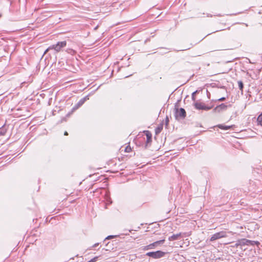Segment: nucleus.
<instances>
[{"label": "nucleus", "mask_w": 262, "mask_h": 262, "mask_svg": "<svg viewBox=\"0 0 262 262\" xmlns=\"http://www.w3.org/2000/svg\"><path fill=\"white\" fill-rule=\"evenodd\" d=\"M165 254V252L159 250L155 252H147L146 253V255L155 259H158L164 257Z\"/></svg>", "instance_id": "1"}, {"label": "nucleus", "mask_w": 262, "mask_h": 262, "mask_svg": "<svg viewBox=\"0 0 262 262\" xmlns=\"http://www.w3.org/2000/svg\"><path fill=\"white\" fill-rule=\"evenodd\" d=\"M227 236V235L226 232L224 231H222L213 234L210 238V241L212 242L221 238L226 237Z\"/></svg>", "instance_id": "2"}, {"label": "nucleus", "mask_w": 262, "mask_h": 262, "mask_svg": "<svg viewBox=\"0 0 262 262\" xmlns=\"http://www.w3.org/2000/svg\"><path fill=\"white\" fill-rule=\"evenodd\" d=\"M67 42L66 41L58 42L56 45H53L49 47V49H53L56 52H59L61 48L66 47Z\"/></svg>", "instance_id": "3"}, {"label": "nucleus", "mask_w": 262, "mask_h": 262, "mask_svg": "<svg viewBox=\"0 0 262 262\" xmlns=\"http://www.w3.org/2000/svg\"><path fill=\"white\" fill-rule=\"evenodd\" d=\"M194 106L196 109L199 110H202L205 111H208L211 110L212 108V106H207L205 104V103L199 102L198 101L194 102Z\"/></svg>", "instance_id": "4"}, {"label": "nucleus", "mask_w": 262, "mask_h": 262, "mask_svg": "<svg viewBox=\"0 0 262 262\" xmlns=\"http://www.w3.org/2000/svg\"><path fill=\"white\" fill-rule=\"evenodd\" d=\"M164 241H165V239H162V240H160L158 241H156L152 244H150L148 245L143 247V249L144 250H148L150 249H154L158 245L163 244Z\"/></svg>", "instance_id": "5"}, {"label": "nucleus", "mask_w": 262, "mask_h": 262, "mask_svg": "<svg viewBox=\"0 0 262 262\" xmlns=\"http://www.w3.org/2000/svg\"><path fill=\"white\" fill-rule=\"evenodd\" d=\"M186 117V112L185 110L183 108H180V109L177 108L176 110V117L177 118L178 117L181 118H184Z\"/></svg>", "instance_id": "6"}, {"label": "nucleus", "mask_w": 262, "mask_h": 262, "mask_svg": "<svg viewBox=\"0 0 262 262\" xmlns=\"http://www.w3.org/2000/svg\"><path fill=\"white\" fill-rule=\"evenodd\" d=\"M227 108V106L226 105H225V104L222 103V104L217 106L216 107H215V108L214 109V111L220 112L222 110H226Z\"/></svg>", "instance_id": "7"}, {"label": "nucleus", "mask_w": 262, "mask_h": 262, "mask_svg": "<svg viewBox=\"0 0 262 262\" xmlns=\"http://www.w3.org/2000/svg\"><path fill=\"white\" fill-rule=\"evenodd\" d=\"M181 233H179L176 234H173L171 236H169L168 238L169 241H173L177 240L181 236Z\"/></svg>", "instance_id": "8"}, {"label": "nucleus", "mask_w": 262, "mask_h": 262, "mask_svg": "<svg viewBox=\"0 0 262 262\" xmlns=\"http://www.w3.org/2000/svg\"><path fill=\"white\" fill-rule=\"evenodd\" d=\"M88 99H89L88 96H86V97L83 98L82 99H80L79 100V101L77 104V107H78L81 106L84 103V102L86 100H88Z\"/></svg>", "instance_id": "9"}, {"label": "nucleus", "mask_w": 262, "mask_h": 262, "mask_svg": "<svg viewBox=\"0 0 262 262\" xmlns=\"http://www.w3.org/2000/svg\"><path fill=\"white\" fill-rule=\"evenodd\" d=\"M246 242L247 243L248 246H249V245L254 246L255 245H258L259 244V243L258 242L250 241L249 239H247V241H246Z\"/></svg>", "instance_id": "10"}, {"label": "nucleus", "mask_w": 262, "mask_h": 262, "mask_svg": "<svg viewBox=\"0 0 262 262\" xmlns=\"http://www.w3.org/2000/svg\"><path fill=\"white\" fill-rule=\"evenodd\" d=\"M217 127L222 129L227 130L231 128V126L224 125L223 124H219Z\"/></svg>", "instance_id": "11"}, {"label": "nucleus", "mask_w": 262, "mask_h": 262, "mask_svg": "<svg viewBox=\"0 0 262 262\" xmlns=\"http://www.w3.org/2000/svg\"><path fill=\"white\" fill-rule=\"evenodd\" d=\"M257 121L258 124L262 126V113L258 116Z\"/></svg>", "instance_id": "12"}, {"label": "nucleus", "mask_w": 262, "mask_h": 262, "mask_svg": "<svg viewBox=\"0 0 262 262\" xmlns=\"http://www.w3.org/2000/svg\"><path fill=\"white\" fill-rule=\"evenodd\" d=\"M146 137H147V142H149L151 141V134L149 133V132H147L146 134Z\"/></svg>", "instance_id": "13"}, {"label": "nucleus", "mask_w": 262, "mask_h": 262, "mask_svg": "<svg viewBox=\"0 0 262 262\" xmlns=\"http://www.w3.org/2000/svg\"><path fill=\"white\" fill-rule=\"evenodd\" d=\"M238 83V87H239V89H240V90L243 92V88H244V85H243V83L242 81H238L237 82Z\"/></svg>", "instance_id": "14"}, {"label": "nucleus", "mask_w": 262, "mask_h": 262, "mask_svg": "<svg viewBox=\"0 0 262 262\" xmlns=\"http://www.w3.org/2000/svg\"><path fill=\"white\" fill-rule=\"evenodd\" d=\"M163 128V126L162 125H161L160 126H158V127H157L155 129V133L157 135L158 134H159L162 129Z\"/></svg>", "instance_id": "15"}, {"label": "nucleus", "mask_w": 262, "mask_h": 262, "mask_svg": "<svg viewBox=\"0 0 262 262\" xmlns=\"http://www.w3.org/2000/svg\"><path fill=\"white\" fill-rule=\"evenodd\" d=\"M246 241H247V239H245V238H243V239H240L241 246H245V245L248 246V244L247 242H246Z\"/></svg>", "instance_id": "16"}, {"label": "nucleus", "mask_w": 262, "mask_h": 262, "mask_svg": "<svg viewBox=\"0 0 262 262\" xmlns=\"http://www.w3.org/2000/svg\"><path fill=\"white\" fill-rule=\"evenodd\" d=\"M124 151H125V152H130V151H132V148H131V147H130L129 145L125 147V149H124Z\"/></svg>", "instance_id": "17"}, {"label": "nucleus", "mask_w": 262, "mask_h": 262, "mask_svg": "<svg viewBox=\"0 0 262 262\" xmlns=\"http://www.w3.org/2000/svg\"><path fill=\"white\" fill-rule=\"evenodd\" d=\"M98 258V256H95L88 262H96Z\"/></svg>", "instance_id": "18"}, {"label": "nucleus", "mask_w": 262, "mask_h": 262, "mask_svg": "<svg viewBox=\"0 0 262 262\" xmlns=\"http://www.w3.org/2000/svg\"><path fill=\"white\" fill-rule=\"evenodd\" d=\"M239 246H241V242H240V239L237 241L236 243V244H235V247H238Z\"/></svg>", "instance_id": "19"}, {"label": "nucleus", "mask_w": 262, "mask_h": 262, "mask_svg": "<svg viewBox=\"0 0 262 262\" xmlns=\"http://www.w3.org/2000/svg\"><path fill=\"white\" fill-rule=\"evenodd\" d=\"M114 236H113V235H109L107 237H106L105 239H109L113 238Z\"/></svg>", "instance_id": "20"}, {"label": "nucleus", "mask_w": 262, "mask_h": 262, "mask_svg": "<svg viewBox=\"0 0 262 262\" xmlns=\"http://www.w3.org/2000/svg\"><path fill=\"white\" fill-rule=\"evenodd\" d=\"M225 100V97H222V98L219 99L218 100L220 101H224Z\"/></svg>", "instance_id": "21"}, {"label": "nucleus", "mask_w": 262, "mask_h": 262, "mask_svg": "<svg viewBox=\"0 0 262 262\" xmlns=\"http://www.w3.org/2000/svg\"><path fill=\"white\" fill-rule=\"evenodd\" d=\"M51 49H49V48H48L47 49H46V50L45 51V52H44V54H46V53L48 52V51H49V50H51Z\"/></svg>", "instance_id": "22"}, {"label": "nucleus", "mask_w": 262, "mask_h": 262, "mask_svg": "<svg viewBox=\"0 0 262 262\" xmlns=\"http://www.w3.org/2000/svg\"><path fill=\"white\" fill-rule=\"evenodd\" d=\"M99 245V243H96L93 246V247H97V246Z\"/></svg>", "instance_id": "23"}, {"label": "nucleus", "mask_w": 262, "mask_h": 262, "mask_svg": "<svg viewBox=\"0 0 262 262\" xmlns=\"http://www.w3.org/2000/svg\"><path fill=\"white\" fill-rule=\"evenodd\" d=\"M64 135L65 136L68 135V132H64Z\"/></svg>", "instance_id": "24"}, {"label": "nucleus", "mask_w": 262, "mask_h": 262, "mask_svg": "<svg viewBox=\"0 0 262 262\" xmlns=\"http://www.w3.org/2000/svg\"><path fill=\"white\" fill-rule=\"evenodd\" d=\"M207 17H212V15H210V14H208L207 15Z\"/></svg>", "instance_id": "25"}]
</instances>
